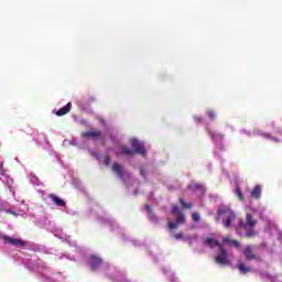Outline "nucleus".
I'll return each instance as SVG.
<instances>
[{
  "instance_id": "obj_1",
  "label": "nucleus",
  "mask_w": 282,
  "mask_h": 282,
  "mask_svg": "<svg viewBox=\"0 0 282 282\" xmlns=\"http://www.w3.org/2000/svg\"><path fill=\"white\" fill-rule=\"evenodd\" d=\"M258 221L254 219V216L252 214L246 215V221L240 220L239 226L240 228H243L247 230L246 237L247 239H252V237H257V231L253 230V228L257 226Z\"/></svg>"
},
{
  "instance_id": "obj_2",
  "label": "nucleus",
  "mask_w": 282,
  "mask_h": 282,
  "mask_svg": "<svg viewBox=\"0 0 282 282\" xmlns=\"http://www.w3.org/2000/svg\"><path fill=\"white\" fill-rule=\"evenodd\" d=\"M224 215H227V218L223 220L224 227L232 228V219H236L237 215L234 213V210L230 207L220 205L218 207V216L216 217V221H219V217H224Z\"/></svg>"
},
{
  "instance_id": "obj_3",
  "label": "nucleus",
  "mask_w": 282,
  "mask_h": 282,
  "mask_svg": "<svg viewBox=\"0 0 282 282\" xmlns=\"http://www.w3.org/2000/svg\"><path fill=\"white\" fill-rule=\"evenodd\" d=\"M215 263L218 265H230V259H228V251L224 248V246H220L219 253L215 257Z\"/></svg>"
},
{
  "instance_id": "obj_4",
  "label": "nucleus",
  "mask_w": 282,
  "mask_h": 282,
  "mask_svg": "<svg viewBox=\"0 0 282 282\" xmlns=\"http://www.w3.org/2000/svg\"><path fill=\"white\" fill-rule=\"evenodd\" d=\"M0 239H2L4 243H8L9 246H14L15 248H25V246H28L22 239L12 238L4 235L1 236Z\"/></svg>"
},
{
  "instance_id": "obj_5",
  "label": "nucleus",
  "mask_w": 282,
  "mask_h": 282,
  "mask_svg": "<svg viewBox=\"0 0 282 282\" xmlns=\"http://www.w3.org/2000/svg\"><path fill=\"white\" fill-rule=\"evenodd\" d=\"M243 254L246 257V261H263L260 256H257L254 251H252V245H247L246 249L243 250Z\"/></svg>"
},
{
  "instance_id": "obj_6",
  "label": "nucleus",
  "mask_w": 282,
  "mask_h": 282,
  "mask_svg": "<svg viewBox=\"0 0 282 282\" xmlns=\"http://www.w3.org/2000/svg\"><path fill=\"white\" fill-rule=\"evenodd\" d=\"M131 147L134 154L139 153V155H142V158H147V149H144V145L138 139L131 140Z\"/></svg>"
},
{
  "instance_id": "obj_7",
  "label": "nucleus",
  "mask_w": 282,
  "mask_h": 282,
  "mask_svg": "<svg viewBox=\"0 0 282 282\" xmlns=\"http://www.w3.org/2000/svg\"><path fill=\"white\" fill-rule=\"evenodd\" d=\"M171 214L172 215H177L176 223H177L178 226H182V225L186 224V216L184 215L182 209H180V206L174 205L172 207Z\"/></svg>"
},
{
  "instance_id": "obj_8",
  "label": "nucleus",
  "mask_w": 282,
  "mask_h": 282,
  "mask_svg": "<svg viewBox=\"0 0 282 282\" xmlns=\"http://www.w3.org/2000/svg\"><path fill=\"white\" fill-rule=\"evenodd\" d=\"M145 210H148V219L150 221H152L153 224H159L160 219L158 218V216L155 215V213H153V207L149 204L145 205Z\"/></svg>"
},
{
  "instance_id": "obj_9",
  "label": "nucleus",
  "mask_w": 282,
  "mask_h": 282,
  "mask_svg": "<svg viewBox=\"0 0 282 282\" xmlns=\"http://www.w3.org/2000/svg\"><path fill=\"white\" fill-rule=\"evenodd\" d=\"M84 138H90V140H98V138L102 137V132L100 130H90L83 133Z\"/></svg>"
},
{
  "instance_id": "obj_10",
  "label": "nucleus",
  "mask_w": 282,
  "mask_h": 282,
  "mask_svg": "<svg viewBox=\"0 0 282 282\" xmlns=\"http://www.w3.org/2000/svg\"><path fill=\"white\" fill-rule=\"evenodd\" d=\"M112 171L117 174V177H119V180H124V170L122 169V165H120L119 163H113Z\"/></svg>"
},
{
  "instance_id": "obj_11",
  "label": "nucleus",
  "mask_w": 282,
  "mask_h": 282,
  "mask_svg": "<svg viewBox=\"0 0 282 282\" xmlns=\"http://www.w3.org/2000/svg\"><path fill=\"white\" fill-rule=\"evenodd\" d=\"M102 264V259L96 256L90 257V268L91 270H98L100 265Z\"/></svg>"
},
{
  "instance_id": "obj_12",
  "label": "nucleus",
  "mask_w": 282,
  "mask_h": 282,
  "mask_svg": "<svg viewBox=\"0 0 282 282\" xmlns=\"http://www.w3.org/2000/svg\"><path fill=\"white\" fill-rule=\"evenodd\" d=\"M48 199H51V202H52L53 204H55V206H59V207L65 206V200H63L61 197H58V196L55 195V194H50V195H48Z\"/></svg>"
},
{
  "instance_id": "obj_13",
  "label": "nucleus",
  "mask_w": 282,
  "mask_h": 282,
  "mask_svg": "<svg viewBox=\"0 0 282 282\" xmlns=\"http://www.w3.org/2000/svg\"><path fill=\"white\" fill-rule=\"evenodd\" d=\"M261 193H262L261 185H256L252 188L250 196L252 197V199H261Z\"/></svg>"
},
{
  "instance_id": "obj_14",
  "label": "nucleus",
  "mask_w": 282,
  "mask_h": 282,
  "mask_svg": "<svg viewBox=\"0 0 282 282\" xmlns=\"http://www.w3.org/2000/svg\"><path fill=\"white\" fill-rule=\"evenodd\" d=\"M205 246H208V248L217 247L219 250L224 245H221L219 241L215 240L214 238H206Z\"/></svg>"
},
{
  "instance_id": "obj_15",
  "label": "nucleus",
  "mask_w": 282,
  "mask_h": 282,
  "mask_svg": "<svg viewBox=\"0 0 282 282\" xmlns=\"http://www.w3.org/2000/svg\"><path fill=\"white\" fill-rule=\"evenodd\" d=\"M69 111H72V102H68L66 106L57 110L55 115L61 117V116H65L66 113H69Z\"/></svg>"
},
{
  "instance_id": "obj_16",
  "label": "nucleus",
  "mask_w": 282,
  "mask_h": 282,
  "mask_svg": "<svg viewBox=\"0 0 282 282\" xmlns=\"http://www.w3.org/2000/svg\"><path fill=\"white\" fill-rule=\"evenodd\" d=\"M208 134L210 135L212 140H214V142H221V140H224V134L219 132L208 131Z\"/></svg>"
},
{
  "instance_id": "obj_17",
  "label": "nucleus",
  "mask_w": 282,
  "mask_h": 282,
  "mask_svg": "<svg viewBox=\"0 0 282 282\" xmlns=\"http://www.w3.org/2000/svg\"><path fill=\"white\" fill-rule=\"evenodd\" d=\"M237 268H238V270L240 271L241 274H248V273L252 272V269L250 267H247L243 263H239L237 265Z\"/></svg>"
},
{
  "instance_id": "obj_18",
  "label": "nucleus",
  "mask_w": 282,
  "mask_h": 282,
  "mask_svg": "<svg viewBox=\"0 0 282 282\" xmlns=\"http://www.w3.org/2000/svg\"><path fill=\"white\" fill-rule=\"evenodd\" d=\"M236 195L240 202H246V195H243V192L241 191V187H236Z\"/></svg>"
},
{
  "instance_id": "obj_19",
  "label": "nucleus",
  "mask_w": 282,
  "mask_h": 282,
  "mask_svg": "<svg viewBox=\"0 0 282 282\" xmlns=\"http://www.w3.org/2000/svg\"><path fill=\"white\" fill-rule=\"evenodd\" d=\"M122 154L123 155H135V152L133 150H131L130 148H128L127 145H123L121 148Z\"/></svg>"
},
{
  "instance_id": "obj_20",
  "label": "nucleus",
  "mask_w": 282,
  "mask_h": 282,
  "mask_svg": "<svg viewBox=\"0 0 282 282\" xmlns=\"http://www.w3.org/2000/svg\"><path fill=\"white\" fill-rule=\"evenodd\" d=\"M178 202L181 206H183V208H186L187 210H191V208H193V204L186 203L184 198H180Z\"/></svg>"
},
{
  "instance_id": "obj_21",
  "label": "nucleus",
  "mask_w": 282,
  "mask_h": 282,
  "mask_svg": "<svg viewBox=\"0 0 282 282\" xmlns=\"http://www.w3.org/2000/svg\"><path fill=\"white\" fill-rule=\"evenodd\" d=\"M192 219H193V221H194L195 224H199V221H200L199 213L194 212V213L192 214Z\"/></svg>"
},
{
  "instance_id": "obj_22",
  "label": "nucleus",
  "mask_w": 282,
  "mask_h": 282,
  "mask_svg": "<svg viewBox=\"0 0 282 282\" xmlns=\"http://www.w3.org/2000/svg\"><path fill=\"white\" fill-rule=\"evenodd\" d=\"M167 226H169L170 230H175V228H177V226H180V225L177 221H175V223L170 221Z\"/></svg>"
},
{
  "instance_id": "obj_23",
  "label": "nucleus",
  "mask_w": 282,
  "mask_h": 282,
  "mask_svg": "<svg viewBox=\"0 0 282 282\" xmlns=\"http://www.w3.org/2000/svg\"><path fill=\"white\" fill-rule=\"evenodd\" d=\"M174 239H176V241L184 239V234H182V232L174 234Z\"/></svg>"
},
{
  "instance_id": "obj_24",
  "label": "nucleus",
  "mask_w": 282,
  "mask_h": 282,
  "mask_svg": "<svg viewBox=\"0 0 282 282\" xmlns=\"http://www.w3.org/2000/svg\"><path fill=\"white\" fill-rule=\"evenodd\" d=\"M207 116L208 118H210V120H215V111L213 110L207 111Z\"/></svg>"
},
{
  "instance_id": "obj_25",
  "label": "nucleus",
  "mask_w": 282,
  "mask_h": 282,
  "mask_svg": "<svg viewBox=\"0 0 282 282\" xmlns=\"http://www.w3.org/2000/svg\"><path fill=\"white\" fill-rule=\"evenodd\" d=\"M104 162H105L106 166H109V164H111V158L105 156Z\"/></svg>"
},
{
  "instance_id": "obj_26",
  "label": "nucleus",
  "mask_w": 282,
  "mask_h": 282,
  "mask_svg": "<svg viewBox=\"0 0 282 282\" xmlns=\"http://www.w3.org/2000/svg\"><path fill=\"white\" fill-rule=\"evenodd\" d=\"M195 188H196V191H200L204 194V185L203 184H196Z\"/></svg>"
},
{
  "instance_id": "obj_27",
  "label": "nucleus",
  "mask_w": 282,
  "mask_h": 282,
  "mask_svg": "<svg viewBox=\"0 0 282 282\" xmlns=\"http://www.w3.org/2000/svg\"><path fill=\"white\" fill-rule=\"evenodd\" d=\"M230 245L235 246V248H239L240 243L237 240H230Z\"/></svg>"
},
{
  "instance_id": "obj_28",
  "label": "nucleus",
  "mask_w": 282,
  "mask_h": 282,
  "mask_svg": "<svg viewBox=\"0 0 282 282\" xmlns=\"http://www.w3.org/2000/svg\"><path fill=\"white\" fill-rule=\"evenodd\" d=\"M140 175L141 177H147V172H144V169L140 170Z\"/></svg>"
},
{
  "instance_id": "obj_29",
  "label": "nucleus",
  "mask_w": 282,
  "mask_h": 282,
  "mask_svg": "<svg viewBox=\"0 0 282 282\" xmlns=\"http://www.w3.org/2000/svg\"><path fill=\"white\" fill-rule=\"evenodd\" d=\"M230 241H231V240H230V238H228V237H224V238H223V242H224V243H230Z\"/></svg>"
},
{
  "instance_id": "obj_30",
  "label": "nucleus",
  "mask_w": 282,
  "mask_h": 282,
  "mask_svg": "<svg viewBox=\"0 0 282 282\" xmlns=\"http://www.w3.org/2000/svg\"><path fill=\"white\" fill-rule=\"evenodd\" d=\"M194 120H196V122H203L204 119H202V117H195Z\"/></svg>"
},
{
  "instance_id": "obj_31",
  "label": "nucleus",
  "mask_w": 282,
  "mask_h": 282,
  "mask_svg": "<svg viewBox=\"0 0 282 282\" xmlns=\"http://www.w3.org/2000/svg\"><path fill=\"white\" fill-rule=\"evenodd\" d=\"M0 172L3 173V162L0 161Z\"/></svg>"
},
{
  "instance_id": "obj_32",
  "label": "nucleus",
  "mask_w": 282,
  "mask_h": 282,
  "mask_svg": "<svg viewBox=\"0 0 282 282\" xmlns=\"http://www.w3.org/2000/svg\"><path fill=\"white\" fill-rule=\"evenodd\" d=\"M271 140H274V142H279V139L276 138H271Z\"/></svg>"
},
{
  "instance_id": "obj_33",
  "label": "nucleus",
  "mask_w": 282,
  "mask_h": 282,
  "mask_svg": "<svg viewBox=\"0 0 282 282\" xmlns=\"http://www.w3.org/2000/svg\"><path fill=\"white\" fill-rule=\"evenodd\" d=\"M265 138H272V137H270V134H265Z\"/></svg>"
},
{
  "instance_id": "obj_34",
  "label": "nucleus",
  "mask_w": 282,
  "mask_h": 282,
  "mask_svg": "<svg viewBox=\"0 0 282 282\" xmlns=\"http://www.w3.org/2000/svg\"><path fill=\"white\" fill-rule=\"evenodd\" d=\"M134 195H138V189L134 191Z\"/></svg>"
}]
</instances>
